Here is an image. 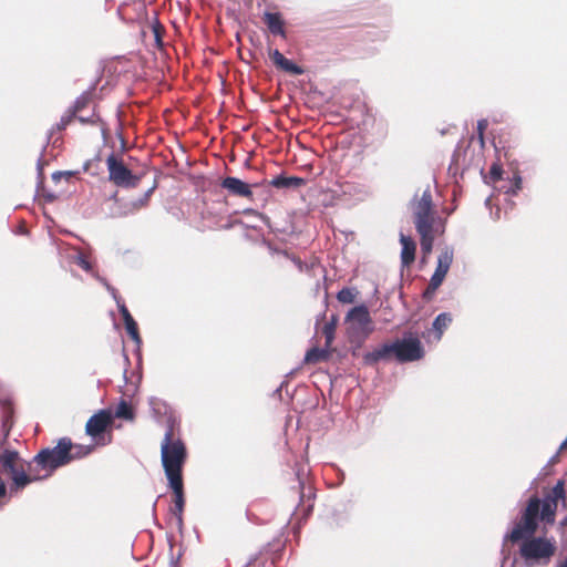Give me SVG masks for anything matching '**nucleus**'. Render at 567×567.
Listing matches in <instances>:
<instances>
[{"mask_svg":"<svg viewBox=\"0 0 567 567\" xmlns=\"http://www.w3.org/2000/svg\"><path fill=\"white\" fill-rule=\"evenodd\" d=\"M486 126H487V122L485 120L478 121L477 131H478L480 138L482 141H483V134H484Z\"/></svg>","mask_w":567,"mask_h":567,"instance_id":"32","label":"nucleus"},{"mask_svg":"<svg viewBox=\"0 0 567 567\" xmlns=\"http://www.w3.org/2000/svg\"><path fill=\"white\" fill-rule=\"evenodd\" d=\"M80 266H81L83 269H85V270H89V269L91 268L90 262H89V261H86V260H84V259H82V260L80 261Z\"/></svg>","mask_w":567,"mask_h":567,"instance_id":"38","label":"nucleus"},{"mask_svg":"<svg viewBox=\"0 0 567 567\" xmlns=\"http://www.w3.org/2000/svg\"><path fill=\"white\" fill-rule=\"evenodd\" d=\"M520 188H522V178L519 176H516L514 187L512 188V194H516Z\"/></svg>","mask_w":567,"mask_h":567,"instance_id":"34","label":"nucleus"},{"mask_svg":"<svg viewBox=\"0 0 567 567\" xmlns=\"http://www.w3.org/2000/svg\"><path fill=\"white\" fill-rule=\"evenodd\" d=\"M100 83V78H96L94 82L90 85L87 90H85L71 106V110L74 111L78 115H81V112L86 109L90 104L94 102L97 97L96 95V85Z\"/></svg>","mask_w":567,"mask_h":567,"instance_id":"14","label":"nucleus"},{"mask_svg":"<svg viewBox=\"0 0 567 567\" xmlns=\"http://www.w3.org/2000/svg\"><path fill=\"white\" fill-rule=\"evenodd\" d=\"M538 522H543L546 525H553L556 518V512L559 502L563 507L567 506V495L565 489V482L563 480L557 481L555 486L544 493V498L540 499Z\"/></svg>","mask_w":567,"mask_h":567,"instance_id":"7","label":"nucleus"},{"mask_svg":"<svg viewBox=\"0 0 567 567\" xmlns=\"http://www.w3.org/2000/svg\"><path fill=\"white\" fill-rule=\"evenodd\" d=\"M560 449H561V450H566V449H567V437H566V439L564 440V442L561 443Z\"/></svg>","mask_w":567,"mask_h":567,"instance_id":"40","label":"nucleus"},{"mask_svg":"<svg viewBox=\"0 0 567 567\" xmlns=\"http://www.w3.org/2000/svg\"><path fill=\"white\" fill-rule=\"evenodd\" d=\"M153 30H154V34H155L156 42H157L158 44H161V42H162V39H161V32H162V30H163L162 25L156 24V25H154Z\"/></svg>","mask_w":567,"mask_h":567,"instance_id":"33","label":"nucleus"},{"mask_svg":"<svg viewBox=\"0 0 567 567\" xmlns=\"http://www.w3.org/2000/svg\"><path fill=\"white\" fill-rule=\"evenodd\" d=\"M153 188H151L145 195L144 198L140 199L138 203H134V207H143L147 204L151 193Z\"/></svg>","mask_w":567,"mask_h":567,"instance_id":"31","label":"nucleus"},{"mask_svg":"<svg viewBox=\"0 0 567 567\" xmlns=\"http://www.w3.org/2000/svg\"><path fill=\"white\" fill-rule=\"evenodd\" d=\"M113 425L112 411L107 409L100 410L93 414L85 424V433L95 441V445L104 446L111 443L112 434L105 440V432Z\"/></svg>","mask_w":567,"mask_h":567,"instance_id":"9","label":"nucleus"},{"mask_svg":"<svg viewBox=\"0 0 567 567\" xmlns=\"http://www.w3.org/2000/svg\"><path fill=\"white\" fill-rule=\"evenodd\" d=\"M329 355H330L329 348H326V349L311 348L307 351V353L305 355V362L306 363H318V362L328 360Z\"/></svg>","mask_w":567,"mask_h":567,"instance_id":"21","label":"nucleus"},{"mask_svg":"<svg viewBox=\"0 0 567 567\" xmlns=\"http://www.w3.org/2000/svg\"><path fill=\"white\" fill-rule=\"evenodd\" d=\"M413 217L421 237L422 252L427 256L432 252L435 237L444 231L443 224L433 209L432 195L429 190H425L414 205Z\"/></svg>","mask_w":567,"mask_h":567,"instance_id":"3","label":"nucleus"},{"mask_svg":"<svg viewBox=\"0 0 567 567\" xmlns=\"http://www.w3.org/2000/svg\"><path fill=\"white\" fill-rule=\"evenodd\" d=\"M557 567H567V558L560 563Z\"/></svg>","mask_w":567,"mask_h":567,"instance_id":"41","label":"nucleus"},{"mask_svg":"<svg viewBox=\"0 0 567 567\" xmlns=\"http://www.w3.org/2000/svg\"><path fill=\"white\" fill-rule=\"evenodd\" d=\"M540 501L532 496L514 522L511 532L504 536L506 543L519 544L518 554L526 567L548 566L556 554V542L546 536H535L538 528Z\"/></svg>","mask_w":567,"mask_h":567,"instance_id":"1","label":"nucleus"},{"mask_svg":"<svg viewBox=\"0 0 567 567\" xmlns=\"http://www.w3.org/2000/svg\"><path fill=\"white\" fill-rule=\"evenodd\" d=\"M453 257H454L453 249H451L449 247L444 248L441 251V254L439 255L437 266L435 268L434 274L431 277L432 289L439 288L442 285V282L444 281V279L450 270V267L453 262Z\"/></svg>","mask_w":567,"mask_h":567,"instance_id":"12","label":"nucleus"},{"mask_svg":"<svg viewBox=\"0 0 567 567\" xmlns=\"http://www.w3.org/2000/svg\"><path fill=\"white\" fill-rule=\"evenodd\" d=\"M298 488L300 489V501H303V497H305V493H303L305 486H303V483L301 481H298Z\"/></svg>","mask_w":567,"mask_h":567,"instance_id":"37","label":"nucleus"},{"mask_svg":"<svg viewBox=\"0 0 567 567\" xmlns=\"http://www.w3.org/2000/svg\"><path fill=\"white\" fill-rule=\"evenodd\" d=\"M1 472L9 475L12 480V489L24 488L33 481L41 480V474L33 470L29 472V463L24 464L19 453L14 450L4 449L0 452Z\"/></svg>","mask_w":567,"mask_h":567,"instance_id":"6","label":"nucleus"},{"mask_svg":"<svg viewBox=\"0 0 567 567\" xmlns=\"http://www.w3.org/2000/svg\"><path fill=\"white\" fill-rule=\"evenodd\" d=\"M79 120L81 123H94V114L90 117L78 115L71 107L62 115L60 122L56 124L58 131H63L74 120Z\"/></svg>","mask_w":567,"mask_h":567,"instance_id":"19","label":"nucleus"},{"mask_svg":"<svg viewBox=\"0 0 567 567\" xmlns=\"http://www.w3.org/2000/svg\"><path fill=\"white\" fill-rule=\"evenodd\" d=\"M400 243L402 245L401 264L403 267H410L415 260L416 244L403 234L400 236Z\"/></svg>","mask_w":567,"mask_h":567,"instance_id":"16","label":"nucleus"},{"mask_svg":"<svg viewBox=\"0 0 567 567\" xmlns=\"http://www.w3.org/2000/svg\"><path fill=\"white\" fill-rule=\"evenodd\" d=\"M350 338L365 339L373 332L372 319L364 305L353 307L346 317Z\"/></svg>","mask_w":567,"mask_h":567,"instance_id":"8","label":"nucleus"},{"mask_svg":"<svg viewBox=\"0 0 567 567\" xmlns=\"http://www.w3.org/2000/svg\"><path fill=\"white\" fill-rule=\"evenodd\" d=\"M109 178L116 186H131L135 187L140 178L128 169L122 159L117 158L114 153L110 154L106 159Z\"/></svg>","mask_w":567,"mask_h":567,"instance_id":"10","label":"nucleus"},{"mask_svg":"<svg viewBox=\"0 0 567 567\" xmlns=\"http://www.w3.org/2000/svg\"><path fill=\"white\" fill-rule=\"evenodd\" d=\"M124 326H125L126 332L131 337V339L133 341H135L137 344H140L142 339H141V336H140V331H138V327H137L136 321H132V322L125 323Z\"/></svg>","mask_w":567,"mask_h":567,"instance_id":"25","label":"nucleus"},{"mask_svg":"<svg viewBox=\"0 0 567 567\" xmlns=\"http://www.w3.org/2000/svg\"><path fill=\"white\" fill-rule=\"evenodd\" d=\"M71 447L70 437H61L54 447H45L29 462V472H39L41 480L49 477L56 468L70 464L69 452Z\"/></svg>","mask_w":567,"mask_h":567,"instance_id":"5","label":"nucleus"},{"mask_svg":"<svg viewBox=\"0 0 567 567\" xmlns=\"http://www.w3.org/2000/svg\"><path fill=\"white\" fill-rule=\"evenodd\" d=\"M8 422H9V420H8V417H7V419L3 421V424H2V425H3V427H4V430H6L4 439H3L2 444H4V443L7 442V437H8V435H9V430H10V427H9V425H8Z\"/></svg>","mask_w":567,"mask_h":567,"instance_id":"36","label":"nucleus"},{"mask_svg":"<svg viewBox=\"0 0 567 567\" xmlns=\"http://www.w3.org/2000/svg\"><path fill=\"white\" fill-rule=\"evenodd\" d=\"M65 178L66 181L70 179L71 177H73V173L72 172H58V173H54L52 175V178L54 181H59L61 178Z\"/></svg>","mask_w":567,"mask_h":567,"instance_id":"30","label":"nucleus"},{"mask_svg":"<svg viewBox=\"0 0 567 567\" xmlns=\"http://www.w3.org/2000/svg\"><path fill=\"white\" fill-rule=\"evenodd\" d=\"M168 486L173 491V504L169 511L176 517L177 524L181 526L183 524V513L185 506L183 478L168 480Z\"/></svg>","mask_w":567,"mask_h":567,"instance_id":"11","label":"nucleus"},{"mask_svg":"<svg viewBox=\"0 0 567 567\" xmlns=\"http://www.w3.org/2000/svg\"><path fill=\"white\" fill-rule=\"evenodd\" d=\"M424 357V349L417 337L410 334L403 339H396L391 343H383L381 347L363 355L365 365H375L379 361L395 359L400 363L413 362Z\"/></svg>","mask_w":567,"mask_h":567,"instance_id":"2","label":"nucleus"},{"mask_svg":"<svg viewBox=\"0 0 567 567\" xmlns=\"http://www.w3.org/2000/svg\"><path fill=\"white\" fill-rule=\"evenodd\" d=\"M338 318L332 316L331 319L322 327V334L326 339V348H330L336 336Z\"/></svg>","mask_w":567,"mask_h":567,"instance_id":"23","label":"nucleus"},{"mask_svg":"<svg viewBox=\"0 0 567 567\" xmlns=\"http://www.w3.org/2000/svg\"><path fill=\"white\" fill-rule=\"evenodd\" d=\"M112 415H113V419L117 417V419H123L126 421H133L135 417L134 410H133L132 405L125 400H121V402L117 404V406H116L114 413H112Z\"/></svg>","mask_w":567,"mask_h":567,"instance_id":"22","label":"nucleus"},{"mask_svg":"<svg viewBox=\"0 0 567 567\" xmlns=\"http://www.w3.org/2000/svg\"><path fill=\"white\" fill-rule=\"evenodd\" d=\"M270 60L276 65V68L286 71L288 73L300 75L303 73V69L292 61L285 58V55L279 50H272L269 53Z\"/></svg>","mask_w":567,"mask_h":567,"instance_id":"15","label":"nucleus"},{"mask_svg":"<svg viewBox=\"0 0 567 567\" xmlns=\"http://www.w3.org/2000/svg\"><path fill=\"white\" fill-rule=\"evenodd\" d=\"M452 322V318L449 313H440L433 321V329L437 332V339H441L444 330Z\"/></svg>","mask_w":567,"mask_h":567,"instance_id":"24","label":"nucleus"},{"mask_svg":"<svg viewBox=\"0 0 567 567\" xmlns=\"http://www.w3.org/2000/svg\"><path fill=\"white\" fill-rule=\"evenodd\" d=\"M308 498H311V489L309 488V495Z\"/></svg>","mask_w":567,"mask_h":567,"instance_id":"42","label":"nucleus"},{"mask_svg":"<svg viewBox=\"0 0 567 567\" xmlns=\"http://www.w3.org/2000/svg\"><path fill=\"white\" fill-rule=\"evenodd\" d=\"M118 311H120V313L122 316L124 324L128 323V322H132V321H135L124 303L118 305Z\"/></svg>","mask_w":567,"mask_h":567,"instance_id":"28","label":"nucleus"},{"mask_svg":"<svg viewBox=\"0 0 567 567\" xmlns=\"http://www.w3.org/2000/svg\"><path fill=\"white\" fill-rule=\"evenodd\" d=\"M95 444L93 445H84V444H74L71 441V447L69 452L70 463L76 460H81L90 455L94 449Z\"/></svg>","mask_w":567,"mask_h":567,"instance_id":"20","label":"nucleus"},{"mask_svg":"<svg viewBox=\"0 0 567 567\" xmlns=\"http://www.w3.org/2000/svg\"><path fill=\"white\" fill-rule=\"evenodd\" d=\"M262 21L267 25L268 30L274 35H280L282 38H286V31H285V22L280 16V13L277 12H266L262 17Z\"/></svg>","mask_w":567,"mask_h":567,"instance_id":"17","label":"nucleus"},{"mask_svg":"<svg viewBox=\"0 0 567 567\" xmlns=\"http://www.w3.org/2000/svg\"><path fill=\"white\" fill-rule=\"evenodd\" d=\"M439 288L432 289V280L430 279L429 286L423 292V298L430 300Z\"/></svg>","mask_w":567,"mask_h":567,"instance_id":"29","label":"nucleus"},{"mask_svg":"<svg viewBox=\"0 0 567 567\" xmlns=\"http://www.w3.org/2000/svg\"><path fill=\"white\" fill-rule=\"evenodd\" d=\"M306 184V181L297 176L279 175L269 182V185L276 188H299Z\"/></svg>","mask_w":567,"mask_h":567,"instance_id":"18","label":"nucleus"},{"mask_svg":"<svg viewBox=\"0 0 567 567\" xmlns=\"http://www.w3.org/2000/svg\"><path fill=\"white\" fill-rule=\"evenodd\" d=\"M503 168L498 163H494L488 172V178L492 183H496L502 179Z\"/></svg>","mask_w":567,"mask_h":567,"instance_id":"27","label":"nucleus"},{"mask_svg":"<svg viewBox=\"0 0 567 567\" xmlns=\"http://www.w3.org/2000/svg\"><path fill=\"white\" fill-rule=\"evenodd\" d=\"M161 454L167 480L183 478V467L187 458V451L173 423L168 424L165 432Z\"/></svg>","mask_w":567,"mask_h":567,"instance_id":"4","label":"nucleus"},{"mask_svg":"<svg viewBox=\"0 0 567 567\" xmlns=\"http://www.w3.org/2000/svg\"><path fill=\"white\" fill-rule=\"evenodd\" d=\"M7 493V486L2 477L0 476V498L4 497Z\"/></svg>","mask_w":567,"mask_h":567,"instance_id":"35","label":"nucleus"},{"mask_svg":"<svg viewBox=\"0 0 567 567\" xmlns=\"http://www.w3.org/2000/svg\"><path fill=\"white\" fill-rule=\"evenodd\" d=\"M354 293L350 288H342L338 295L337 299L342 303H352L354 301Z\"/></svg>","mask_w":567,"mask_h":567,"instance_id":"26","label":"nucleus"},{"mask_svg":"<svg viewBox=\"0 0 567 567\" xmlns=\"http://www.w3.org/2000/svg\"><path fill=\"white\" fill-rule=\"evenodd\" d=\"M293 261L298 265V267L302 268V261L299 258H293Z\"/></svg>","mask_w":567,"mask_h":567,"instance_id":"39","label":"nucleus"},{"mask_svg":"<svg viewBox=\"0 0 567 567\" xmlns=\"http://www.w3.org/2000/svg\"><path fill=\"white\" fill-rule=\"evenodd\" d=\"M221 187L227 189L229 194L244 198H251L252 192L250 185L237 177H226L221 181Z\"/></svg>","mask_w":567,"mask_h":567,"instance_id":"13","label":"nucleus"}]
</instances>
